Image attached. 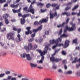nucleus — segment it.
<instances>
[{"label": "nucleus", "mask_w": 80, "mask_h": 80, "mask_svg": "<svg viewBox=\"0 0 80 80\" xmlns=\"http://www.w3.org/2000/svg\"><path fill=\"white\" fill-rule=\"evenodd\" d=\"M48 46H45V50L43 51L42 52L41 50H40L39 49H37L36 50L37 52H39V53L40 54V55L41 57H42L41 60H37V63L38 64H42L43 63V61L44 60V56L43 55H45L47 53V50H48Z\"/></svg>", "instance_id": "f257e3e1"}, {"label": "nucleus", "mask_w": 80, "mask_h": 80, "mask_svg": "<svg viewBox=\"0 0 80 80\" xmlns=\"http://www.w3.org/2000/svg\"><path fill=\"white\" fill-rule=\"evenodd\" d=\"M70 24L72 25V27L70 28L68 27V26H66L64 30V32H67V30H68V31H73V30H75V28H76V27H75V24H73V22H71Z\"/></svg>", "instance_id": "f03ea898"}, {"label": "nucleus", "mask_w": 80, "mask_h": 80, "mask_svg": "<svg viewBox=\"0 0 80 80\" xmlns=\"http://www.w3.org/2000/svg\"><path fill=\"white\" fill-rule=\"evenodd\" d=\"M48 17H47L45 19H42V20H40L39 22L37 21H35L34 22V24L35 25H41V24H42L43 22H47L48 21Z\"/></svg>", "instance_id": "7ed1b4c3"}, {"label": "nucleus", "mask_w": 80, "mask_h": 80, "mask_svg": "<svg viewBox=\"0 0 80 80\" xmlns=\"http://www.w3.org/2000/svg\"><path fill=\"white\" fill-rule=\"evenodd\" d=\"M24 47L25 49L28 51L33 50V45L31 43H28V47L27 46H24Z\"/></svg>", "instance_id": "20e7f679"}, {"label": "nucleus", "mask_w": 80, "mask_h": 80, "mask_svg": "<svg viewBox=\"0 0 80 80\" xmlns=\"http://www.w3.org/2000/svg\"><path fill=\"white\" fill-rule=\"evenodd\" d=\"M14 35V33H8L7 34L6 36L8 40H14V38L13 37V36Z\"/></svg>", "instance_id": "39448f33"}, {"label": "nucleus", "mask_w": 80, "mask_h": 80, "mask_svg": "<svg viewBox=\"0 0 80 80\" xmlns=\"http://www.w3.org/2000/svg\"><path fill=\"white\" fill-rule=\"evenodd\" d=\"M21 57H22V58H25V57H26L27 60H29V61L32 60V58L30 56V54H26L24 53L23 54L22 56L21 55Z\"/></svg>", "instance_id": "423d86ee"}, {"label": "nucleus", "mask_w": 80, "mask_h": 80, "mask_svg": "<svg viewBox=\"0 0 80 80\" xmlns=\"http://www.w3.org/2000/svg\"><path fill=\"white\" fill-rule=\"evenodd\" d=\"M61 42L62 41V38H60L58 39H57V40H52L50 41V44H53V43H58V42Z\"/></svg>", "instance_id": "0eeeda50"}, {"label": "nucleus", "mask_w": 80, "mask_h": 80, "mask_svg": "<svg viewBox=\"0 0 80 80\" xmlns=\"http://www.w3.org/2000/svg\"><path fill=\"white\" fill-rule=\"evenodd\" d=\"M34 11H35V9L33 8L32 5H31L28 9L27 11V12H30L32 14H34Z\"/></svg>", "instance_id": "6e6552de"}, {"label": "nucleus", "mask_w": 80, "mask_h": 80, "mask_svg": "<svg viewBox=\"0 0 80 80\" xmlns=\"http://www.w3.org/2000/svg\"><path fill=\"white\" fill-rule=\"evenodd\" d=\"M31 28L30 27H27L26 28V30H27L28 32L26 31L25 32L26 35H28L29 33L30 34L32 33V31L30 30Z\"/></svg>", "instance_id": "1a4fd4ad"}, {"label": "nucleus", "mask_w": 80, "mask_h": 80, "mask_svg": "<svg viewBox=\"0 0 80 80\" xmlns=\"http://www.w3.org/2000/svg\"><path fill=\"white\" fill-rule=\"evenodd\" d=\"M59 50H56L55 53L53 54H52V57L50 58V60L51 61V62H54V61H55V58L54 57H53V56L54 55H55V53H56L57 52H59Z\"/></svg>", "instance_id": "9d476101"}, {"label": "nucleus", "mask_w": 80, "mask_h": 80, "mask_svg": "<svg viewBox=\"0 0 80 80\" xmlns=\"http://www.w3.org/2000/svg\"><path fill=\"white\" fill-rule=\"evenodd\" d=\"M51 12L52 11H51L50 12V19L53 18H54V16H55V17H57V12H55V13L54 14L51 13Z\"/></svg>", "instance_id": "9b49d317"}, {"label": "nucleus", "mask_w": 80, "mask_h": 80, "mask_svg": "<svg viewBox=\"0 0 80 80\" xmlns=\"http://www.w3.org/2000/svg\"><path fill=\"white\" fill-rule=\"evenodd\" d=\"M62 32V29H61L60 30L58 34V35H60V37H61L63 38V37H68V35L65 34H63V35H61V34Z\"/></svg>", "instance_id": "f8f14e48"}, {"label": "nucleus", "mask_w": 80, "mask_h": 80, "mask_svg": "<svg viewBox=\"0 0 80 80\" xmlns=\"http://www.w3.org/2000/svg\"><path fill=\"white\" fill-rule=\"evenodd\" d=\"M69 43H70V41L69 40H66L65 43V46L64 47V48H67L68 47L69 45Z\"/></svg>", "instance_id": "ddd939ff"}, {"label": "nucleus", "mask_w": 80, "mask_h": 80, "mask_svg": "<svg viewBox=\"0 0 80 80\" xmlns=\"http://www.w3.org/2000/svg\"><path fill=\"white\" fill-rule=\"evenodd\" d=\"M19 5V4H18L16 5H14L13 4H11L10 5V6L11 8H17Z\"/></svg>", "instance_id": "4468645a"}, {"label": "nucleus", "mask_w": 80, "mask_h": 80, "mask_svg": "<svg viewBox=\"0 0 80 80\" xmlns=\"http://www.w3.org/2000/svg\"><path fill=\"white\" fill-rule=\"evenodd\" d=\"M31 15L30 14H24L23 15V16H22V14H20V16L21 17H22V18H26V17H29Z\"/></svg>", "instance_id": "2eb2a0df"}, {"label": "nucleus", "mask_w": 80, "mask_h": 80, "mask_svg": "<svg viewBox=\"0 0 80 80\" xmlns=\"http://www.w3.org/2000/svg\"><path fill=\"white\" fill-rule=\"evenodd\" d=\"M73 72L71 70L68 71L67 72H65V73L66 75H72Z\"/></svg>", "instance_id": "dca6fc26"}, {"label": "nucleus", "mask_w": 80, "mask_h": 80, "mask_svg": "<svg viewBox=\"0 0 80 80\" xmlns=\"http://www.w3.org/2000/svg\"><path fill=\"white\" fill-rule=\"evenodd\" d=\"M8 80H16V79L15 78H12V76H8Z\"/></svg>", "instance_id": "f3484780"}, {"label": "nucleus", "mask_w": 80, "mask_h": 80, "mask_svg": "<svg viewBox=\"0 0 80 80\" xmlns=\"http://www.w3.org/2000/svg\"><path fill=\"white\" fill-rule=\"evenodd\" d=\"M62 15H66L68 17H69L70 15V13L67 12H64L62 13Z\"/></svg>", "instance_id": "a211bd4d"}, {"label": "nucleus", "mask_w": 80, "mask_h": 80, "mask_svg": "<svg viewBox=\"0 0 80 80\" xmlns=\"http://www.w3.org/2000/svg\"><path fill=\"white\" fill-rule=\"evenodd\" d=\"M3 17L4 19H7L8 17V14H5L3 15Z\"/></svg>", "instance_id": "6ab92c4d"}, {"label": "nucleus", "mask_w": 80, "mask_h": 80, "mask_svg": "<svg viewBox=\"0 0 80 80\" xmlns=\"http://www.w3.org/2000/svg\"><path fill=\"white\" fill-rule=\"evenodd\" d=\"M21 24L22 25H23L25 22V19H21Z\"/></svg>", "instance_id": "aec40b11"}, {"label": "nucleus", "mask_w": 80, "mask_h": 80, "mask_svg": "<svg viewBox=\"0 0 80 80\" xmlns=\"http://www.w3.org/2000/svg\"><path fill=\"white\" fill-rule=\"evenodd\" d=\"M24 76L23 75L21 74L20 75V78H21V80H28V79L26 78H23V77H24Z\"/></svg>", "instance_id": "412c9836"}, {"label": "nucleus", "mask_w": 80, "mask_h": 80, "mask_svg": "<svg viewBox=\"0 0 80 80\" xmlns=\"http://www.w3.org/2000/svg\"><path fill=\"white\" fill-rule=\"evenodd\" d=\"M18 37V40L16 41V42H19V41H20V35L18 34L17 35Z\"/></svg>", "instance_id": "4be33fe9"}, {"label": "nucleus", "mask_w": 80, "mask_h": 80, "mask_svg": "<svg viewBox=\"0 0 80 80\" xmlns=\"http://www.w3.org/2000/svg\"><path fill=\"white\" fill-rule=\"evenodd\" d=\"M30 65L31 68H33V67H36L37 65V64H33V63H30Z\"/></svg>", "instance_id": "5701e85b"}, {"label": "nucleus", "mask_w": 80, "mask_h": 80, "mask_svg": "<svg viewBox=\"0 0 80 80\" xmlns=\"http://www.w3.org/2000/svg\"><path fill=\"white\" fill-rule=\"evenodd\" d=\"M64 25H65V22H64L62 24L58 25L57 27L58 28H59V27H63V26H64Z\"/></svg>", "instance_id": "b1692460"}, {"label": "nucleus", "mask_w": 80, "mask_h": 80, "mask_svg": "<svg viewBox=\"0 0 80 80\" xmlns=\"http://www.w3.org/2000/svg\"><path fill=\"white\" fill-rule=\"evenodd\" d=\"M78 7H79V6H78V5H77L76 6L72 9V11H74V10H76V9H77V8H78Z\"/></svg>", "instance_id": "393cba45"}, {"label": "nucleus", "mask_w": 80, "mask_h": 80, "mask_svg": "<svg viewBox=\"0 0 80 80\" xmlns=\"http://www.w3.org/2000/svg\"><path fill=\"white\" fill-rule=\"evenodd\" d=\"M5 22L6 24L7 25L9 23V22H8V19H5Z\"/></svg>", "instance_id": "a878e982"}, {"label": "nucleus", "mask_w": 80, "mask_h": 80, "mask_svg": "<svg viewBox=\"0 0 80 80\" xmlns=\"http://www.w3.org/2000/svg\"><path fill=\"white\" fill-rule=\"evenodd\" d=\"M34 40H35L34 38H30V39L28 40V42H33V41Z\"/></svg>", "instance_id": "bb28decb"}, {"label": "nucleus", "mask_w": 80, "mask_h": 80, "mask_svg": "<svg viewBox=\"0 0 80 80\" xmlns=\"http://www.w3.org/2000/svg\"><path fill=\"white\" fill-rule=\"evenodd\" d=\"M73 43H75V44H77V39H75L73 40Z\"/></svg>", "instance_id": "cd10ccee"}, {"label": "nucleus", "mask_w": 80, "mask_h": 80, "mask_svg": "<svg viewBox=\"0 0 80 80\" xmlns=\"http://www.w3.org/2000/svg\"><path fill=\"white\" fill-rule=\"evenodd\" d=\"M5 74L4 73L0 74V78L3 77L5 76Z\"/></svg>", "instance_id": "c85d7f7f"}, {"label": "nucleus", "mask_w": 80, "mask_h": 80, "mask_svg": "<svg viewBox=\"0 0 80 80\" xmlns=\"http://www.w3.org/2000/svg\"><path fill=\"white\" fill-rule=\"evenodd\" d=\"M6 2V0H0V3H3Z\"/></svg>", "instance_id": "c756f323"}, {"label": "nucleus", "mask_w": 80, "mask_h": 80, "mask_svg": "<svg viewBox=\"0 0 80 80\" xmlns=\"http://www.w3.org/2000/svg\"><path fill=\"white\" fill-rule=\"evenodd\" d=\"M5 73L6 75H9V74H10V72L8 71L5 72Z\"/></svg>", "instance_id": "7c9ffc66"}, {"label": "nucleus", "mask_w": 80, "mask_h": 80, "mask_svg": "<svg viewBox=\"0 0 80 80\" xmlns=\"http://www.w3.org/2000/svg\"><path fill=\"white\" fill-rule=\"evenodd\" d=\"M42 26H40L37 29L38 31H40L41 30H42Z\"/></svg>", "instance_id": "2f4dec72"}, {"label": "nucleus", "mask_w": 80, "mask_h": 80, "mask_svg": "<svg viewBox=\"0 0 80 80\" xmlns=\"http://www.w3.org/2000/svg\"><path fill=\"white\" fill-rule=\"evenodd\" d=\"M56 45H57V46L58 47H61V46H63V44H58V42L56 43Z\"/></svg>", "instance_id": "473e14b6"}, {"label": "nucleus", "mask_w": 80, "mask_h": 80, "mask_svg": "<svg viewBox=\"0 0 80 80\" xmlns=\"http://www.w3.org/2000/svg\"><path fill=\"white\" fill-rule=\"evenodd\" d=\"M52 68H53V69H57V66L55 65L54 63H53Z\"/></svg>", "instance_id": "72a5a7b5"}, {"label": "nucleus", "mask_w": 80, "mask_h": 80, "mask_svg": "<svg viewBox=\"0 0 80 80\" xmlns=\"http://www.w3.org/2000/svg\"><path fill=\"white\" fill-rule=\"evenodd\" d=\"M28 8H27V7H25L23 8V10L24 11H26V12H27V11L28 10H27Z\"/></svg>", "instance_id": "f704fd0d"}, {"label": "nucleus", "mask_w": 80, "mask_h": 80, "mask_svg": "<svg viewBox=\"0 0 80 80\" xmlns=\"http://www.w3.org/2000/svg\"><path fill=\"white\" fill-rule=\"evenodd\" d=\"M49 33V31H46L45 32V35H48Z\"/></svg>", "instance_id": "c9c22d12"}, {"label": "nucleus", "mask_w": 80, "mask_h": 80, "mask_svg": "<svg viewBox=\"0 0 80 80\" xmlns=\"http://www.w3.org/2000/svg\"><path fill=\"white\" fill-rule=\"evenodd\" d=\"M37 6L40 5V6H43V4H42L41 3H39L38 4H37Z\"/></svg>", "instance_id": "e433bc0d"}, {"label": "nucleus", "mask_w": 80, "mask_h": 80, "mask_svg": "<svg viewBox=\"0 0 80 80\" xmlns=\"http://www.w3.org/2000/svg\"><path fill=\"white\" fill-rule=\"evenodd\" d=\"M51 6V5H50V4H48L46 5V7H47V8H49V7H50Z\"/></svg>", "instance_id": "4c0bfd02"}, {"label": "nucleus", "mask_w": 80, "mask_h": 80, "mask_svg": "<svg viewBox=\"0 0 80 80\" xmlns=\"http://www.w3.org/2000/svg\"><path fill=\"white\" fill-rule=\"evenodd\" d=\"M13 30H14V31H17V29L16 28H15V27L14 26L13 27Z\"/></svg>", "instance_id": "58836bf2"}, {"label": "nucleus", "mask_w": 80, "mask_h": 80, "mask_svg": "<svg viewBox=\"0 0 80 80\" xmlns=\"http://www.w3.org/2000/svg\"><path fill=\"white\" fill-rule=\"evenodd\" d=\"M71 8V7H69V8H65V10L66 11L68 10H70V9Z\"/></svg>", "instance_id": "ea45409f"}, {"label": "nucleus", "mask_w": 80, "mask_h": 80, "mask_svg": "<svg viewBox=\"0 0 80 80\" xmlns=\"http://www.w3.org/2000/svg\"><path fill=\"white\" fill-rule=\"evenodd\" d=\"M37 48V45H35L34 46V48H33V50H35Z\"/></svg>", "instance_id": "a19ab883"}, {"label": "nucleus", "mask_w": 80, "mask_h": 80, "mask_svg": "<svg viewBox=\"0 0 80 80\" xmlns=\"http://www.w3.org/2000/svg\"><path fill=\"white\" fill-rule=\"evenodd\" d=\"M58 72L59 73H62V70L61 69H59L58 70Z\"/></svg>", "instance_id": "79ce46f5"}, {"label": "nucleus", "mask_w": 80, "mask_h": 80, "mask_svg": "<svg viewBox=\"0 0 80 80\" xmlns=\"http://www.w3.org/2000/svg\"><path fill=\"white\" fill-rule=\"evenodd\" d=\"M12 11L13 13H17V10H16L15 9H12Z\"/></svg>", "instance_id": "37998d69"}, {"label": "nucleus", "mask_w": 80, "mask_h": 80, "mask_svg": "<svg viewBox=\"0 0 80 80\" xmlns=\"http://www.w3.org/2000/svg\"><path fill=\"white\" fill-rule=\"evenodd\" d=\"M16 11H17L16 13H20V8H19V9L17 10Z\"/></svg>", "instance_id": "c03bdc74"}, {"label": "nucleus", "mask_w": 80, "mask_h": 80, "mask_svg": "<svg viewBox=\"0 0 80 80\" xmlns=\"http://www.w3.org/2000/svg\"><path fill=\"white\" fill-rule=\"evenodd\" d=\"M57 4H52V7H57Z\"/></svg>", "instance_id": "a18cd8bd"}, {"label": "nucleus", "mask_w": 80, "mask_h": 80, "mask_svg": "<svg viewBox=\"0 0 80 80\" xmlns=\"http://www.w3.org/2000/svg\"><path fill=\"white\" fill-rule=\"evenodd\" d=\"M72 2H73V3H75V2H77V0H71Z\"/></svg>", "instance_id": "49530a36"}, {"label": "nucleus", "mask_w": 80, "mask_h": 80, "mask_svg": "<svg viewBox=\"0 0 80 80\" xmlns=\"http://www.w3.org/2000/svg\"><path fill=\"white\" fill-rule=\"evenodd\" d=\"M41 12H42V13H43V12H45L46 11V10L41 9Z\"/></svg>", "instance_id": "de8ad7c7"}, {"label": "nucleus", "mask_w": 80, "mask_h": 80, "mask_svg": "<svg viewBox=\"0 0 80 80\" xmlns=\"http://www.w3.org/2000/svg\"><path fill=\"white\" fill-rule=\"evenodd\" d=\"M57 47V45H54V46L53 47H52V49H55V48H56V47Z\"/></svg>", "instance_id": "09e8293b"}, {"label": "nucleus", "mask_w": 80, "mask_h": 80, "mask_svg": "<svg viewBox=\"0 0 80 80\" xmlns=\"http://www.w3.org/2000/svg\"><path fill=\"white\" fill-rule=\"evenodd\" d=\"M62 54H63V55H66V52H65V51H63L62 52Z\"/></svg>", "instance_id": "8fccbe9b"}, {"label": "nucleus", "mask_w": 80, "mask_h": 80, "mask_svg": "<svg viewBox=\"0 0 80 80\" xmlns=\"http://www.w3.org/2000/svg\"><path fill=\"white\" fill-rule=\"evenodd\" d=\"M38 31V30H37V29H34L33 30V32H37Z\"/></svg>", "instance_id": "3c124183"}, {"label": "nucleus", "mask_w": 80, "mask_h": 80, "mask_svg": "<svg viewBox=\"0 0 80 80\" xmlns=\"http://www.w3.org/2000/svg\"><path fill=\"white\" fill-rule=\"evenodd\" d=\"M0 44H1L2 47H3V46H4V44H3V43L2 42H0Z\"/></svg>", "instance_id": "603ef678"}, {"label": "nucleus", "mask_w": 80, "mask_h": 80, "mask_svg": "<svg viewBox=\"0 0 80 80\" xmlns=\"http://www.w3.org/2000/svg\"><path fill=\"white\" fill-rule=\"evenodd\" d=\"M69 20H70V18H68L67 19V20H66V23H68V21H69Z\"/></svg>", "instance_id": "864d4df0"}, {"label": "nucleus", "mask_w": 80, "mask_h": 80, "mask_svg": "<svg viewBox=\"0 0 80 80\" xmlns=\"http://www.w3.org/2000/svg\"><path fill=\"white\" fill-rule=\"evenodd\" d=\"M35 33L31 35V37L32 38H33V37H35Z\"/></svg>", "instance_id": "5fc2aeb1"}, {"label": "nucleus", "mask_w": 80, "mask_h": 80, "mask_svg": "<svg viewBox=\"0 0 80 80\" xmlns=\"http://www.w3.org/2000/svg\"><path fill=\"white\" fill-rule=\"evenodd\" d=\"M4 7H8V4L7 3L5 4L3 6Z\"/></svg>", "instance_id": "6e6d98bb"}, {"label": "nucleus", "mask_w": 80, "mask_h": 80, "mask_svg": "<svg viewBox=\"0 0 80 80\" xmlns=\"http://www.w3.org/2000/svg\"><path fill=\"white\" fill-rule=\"evenodd\" d=\"M4 31H6V28H3V30H2L1 31L3 32H4Z\"/></svg>", "instance_id": "4d7b16f0"}, {"label": "nucleus", "mask_w": 80, "mask_h": 80, "mask_svg": "<svg viewBox=\"0 0 80 80\" xmlns=\"http://www.w3.org/2000/svg\"><path fill=\"white\" fill-rule=\"evenodd\" d=\"M11 22H15L16 20H15V19H12V20H11Z\"/></svg>", "instance_id": "13d9d810"}, {"label": "nucleus", "mask_w": 80, "mask_h": 80, "mask_svg": "<svg viewBox=\"0 0 80 80\" xmlns=\"http://www.w3.org/2000/svg\"><path fill=\"white\" fill-rule=\"evenodd\" d=\"M17 31H18V33H20V29L19 28L18 29H17Z\"/></svg>", "instance_id": "bf43d9fd"}, {"label": "nucleus", "mask_w": 80, "mask_h": 80, "mask_svg": "<svg viewBox=\"0 0 80 80\" xmlns=\"http://www.w3.org/2000/svg\"><path fill=\"white\" fill-rule=\"evenodd\" d=\"M55 62H58L59 61V60H58V59L56 58V59H55Z\"/></svg>", "instance_id": "052dcab7"}, {"label": "nucleus", "mask_w": 80, "mask_h": 80, "mask_svg": "<svg viewBox=\"0 0 80 80\" xmlns=\"http://www.w3.org/2000/svg\"><path fill=\"white\" fill-rule=\"evenodd\" d=\"M64 68L65 70H67V66L66 65H64Z\"/></svg>", "instance_id": "680f3d73"}, {"label": "nucleus", "mask_w": 80, "mask_h": 80, "mask_svg": "<svg viewBox=\"0 0 80 80\" xmlns=\"http://www.w3.org/2000/svg\"><path fill=\"white\" fill-rule=\"evenodd\" d=\"M63 63H67V61L66 60H64L63 61Z\"/></svg>", "instance_id": "e2e57ef3"}, {"label": "nucleus", "mask_w": 80, "mask_h": 80, "mask_svg": "<svg viewBox=\"0 0 80 80\" xmlns=\"http://www.w3.org/2000/svg\"><path fill=\"white\" fill-rule=\"evenodd\" d=\"M76 15V13L75 12H72V15Z\"/></svg>", "instance_id": "0e129e2a"}, {"label": "nucleus", "mask_w": 80, "mask_h": 80, "mask_svg": "<svg viewBox=\"0 0 80 80\" xmlns=\"http://www.w3.org/2000/svg\"><path fill=\"white\" fill-rule=\"evenodd\" d=\"M59 7H60V6H58L56 8V9L57 10H58V9H59Z\"/></svg>", "instance_id": "69168bd1"}, {"label": "nucleus", "mask_w": 80, "mask_h": 80, "mask_svg": "<svg viewBox=\"0 0 80 80\" xmlns=\"http://www.w3.org/2000/svg\"><path fill=\"white\" fill-rule=\"evenodd\" d=\"M78 17H79V16H80V10H79V13L78 14Z\"/></svg>", "instance_id": "338daca9"}, {"label": "nucleus", "mask_w": 80, "mask_h": 80, "mask_svg": "<svg viewBox=\"0 0 80 80\" xmlns=\"http://www.w3.org/2000/svg\"><path fill=\"white\" fill-rule=\"evenodd\" d=\"M44 80H52V79L50 78L47 79H44Z\"/></svg>", "instance_id": "774afa93"}]
</instances>
